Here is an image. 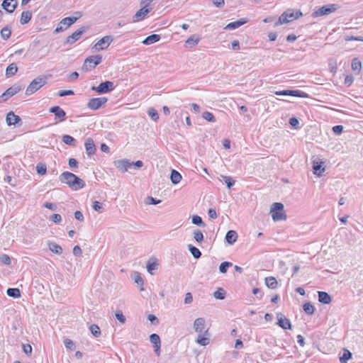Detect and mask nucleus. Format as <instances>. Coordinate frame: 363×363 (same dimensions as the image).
<instances>
[{
    "label": "nucleus",
    "mask_w": 363,
    "mask_h": 363,
    "mask_svg": "<svg viewBox=\"0 0 363 363\" xmlns=\"http://www.w3.org/2000/svg\"><path fill=\"white\" fill-rule=\"evenodd\" d=\"M188 249L189 250V252H191V255L195 258V259H199L201 257V251L196 247L191 245H188Z\"/></svg>",
    "instance_id": "32"
},
{
    "label": "nucleus",
    "mask_w": 363,
    "mask_h": 363,
    "mask_svg": "<svg viewBox=\"0 0 363 363\" xmlns=\"http://www.w3.org/2000/svg\"><path fill=\"white\" fill-rule=\"evenodd\" d=\"M0 261L5 264H11V258L7 255H1L0 256Z\"/></svg>",
    "instance_id": "54"
},
{
    "label": "nucleus",
    "mask_w": 363,
    "mask_h": 363,
    "mask_svg": "<svg viewBox=\"0 0 363 363\" xmlns=\"http://www.w3.org/2000/svg\"><path fill=\"white\" fill-rule=\"evenodd\" d=\"M73 94H74V91L72 90H62V91H60L58 93V95L60 96H65L73 95Z\"/></svg>",
    "instance_id": "60"
},
{
    "label": "nucleus",
    "mask_w": 363,
    "mask_h": 363,
    "mask_svg": "<svg viewBox=\"0 0 363 363\" xmlns=\"http://www.w3.org/2000/svg\"><path fill=\"white\" fill-rule=\"evenodd\" d=\"M36 171L38 174L44 175L46 173L47 168L45 164H38L36 166Z\"/></svg>",
    "instance_id": "49"
},
{
    "label": "nucleus",
    "mask_w": 363,
    "mask_h": 363,
    "mask_svg": "<svg viewBox=\"0 0 363 363\" xmlns=\"http://www.w3.org/2000/svg\"><path fill=\"white\" fill-rule=\"evenodd\" d=\"M150 341L153 344L154 347H158L161 345L160 338L157 334L153 333L150 336Z\"/></svg>",
    "instance_id": "36"
},
{
    "label": "nucleus",
    "mask_w": 363,
    "mask_h": 363,
    "mask_svg": "<svg viewBox=\"0 0 363 363\" xmlns=\"http://www.w3.org/2000/svg\"><path fill=\"white\" fill-rule=\"evenodd\" d=\"M182 178V175L180 174L179 172H178L175 169L172 170L170 174V179L174 184H178L181 181Z\"/></svg>",
    "instance_id": "27"
},
{
    "label": "nucleus",
    "mask_w": 363,
    "mask_h": 363,
    "mask_svg": "<svg viewBox=\"0 0 363 363\" xmlns=\"http://www.w3.org/2000/svg\"><path fill=\"white\" fill-rule=\"evenodd\" d=\"M247 22V21L245 18H240V20L238 21H234V22H231L230 23H228L225 27V29H228V30H233V29H235V28H239L240 26L244 25L245 23H246Z\"/></svg>",
    "instance_id": "22"
},
{
    "label": "nucleus",
    "mask_w": 363,
    "mask_h": 363,
    "mask_svg": "<svg viewBox=\"0 0 363 363\" xmlns=\"http://www.w3.org/2000/svg\"><path fill=\"white\" fill-rule=\"evenodd\" d=\"M362 67V63L357 59H354L352 62V69L354 71L359 72Z\"/></svg>",
    "instance_id": "46"
},
{
    "label": "nucleus",
    "mask_w": 363,
    "mask_h": 363,
    "mask_svg": "<svg viewBox=\"0 0 363 363\" xmlns=\"http://www.w3.org/2000/svg\"><path fill=\"white\" fill-rule=\"evenodd\" d=\"M274 94L277 96H292L301 98H307L308 94L306 92L300 90H283L275 91Z\"/></svg>",
    "instance_id": "8"
},
{
    "label": "nucleus",
    "mask_w": 363,
    "mask_h": 363,
    "mask_svg": "<svg viewBox=\"0 0 363 363\" xmlns=\"http://www.w3.org/2000/svg\"><path fill=\"white\" fill-rule=\"evenodd\" d=\"M21 121V118L16 115L13 111H10L7 113L6 121L9 126L16 125Z\"/></svg>",
    "instance_id": "18"
},
{
    "label": "nucleus",
    "mask_w": 363,
    "mask_h": 363,
    "mask_svg": "<svg viewBox=\"0 0 363 363\" xmlns=\"http://www.w3.org/2000/svg\"><path fill=\"white\" fill-rule=\"evenodd\" d=\"M89 329L94 337H98L101 335V330L98 325L93 324L89 327Z\"/></svg>",
    "instance_id": "40"
},
{
    "label": "nucleus",
    "mask_w": 363,
    "mask_h": 363,
    "mask_svg": "<svg viewBox=\"0 0 363 363\" xmlns=\"http://www.w3.org/2000/svg\"><path fill=\"white\" fill-rule=\"evenodd\" d=\"M84 145H85L86 153L89 157L95 154L96 149L94 142L91 138H86L85 140Z\"/></svg>",
    "instance_id": "20"
},
{
    "label": "nucleus",
    "mask_w": 363,
    "mask_h": 363,
    "mask_svg": "<svg viewBox=\"0 0 363 363\" xmlns=\"http://www.w3.org/2000/svg\"><path fill=\"white\" fill-rule=\"evenodd\" d=\"M318 301L324 304H329L332 301L331 296L325 291H318Z\"/></svg>",
    "instance_id": "23"
},
{
    "label": "nucleus",
    "mask_w": 363,
    "mask_h": 363,
    "mask_svg": "<svg viewBox=\"0 0 363 363\" xmlns=\"http://www.w3.org/2000/svg\"><path fill=\"white\" fill-rule=\"evenodd\" d=\"M51 220L55 223H59L61 221L62 218L60 214L55 213L52 215Z\"/></svg>",
    "instance_id": "61"
},
{
    "label": "nucleus",
    "mask_w": 363,
    "mask_h": 363,
    "mask_svg": "<svg viewBox=\"0 0 363 363\" xmlns=\"http://www.w3.org/2000/svg\"><path fill=\"white\" fill-rule=\"evenodd\" d=\"M18 71V67L16 64L11 63L10 64L6 69V77H11L14 75Z\"/></svg>",
    "instance_id": "29"
},
{
    "label": "nucleus",
    "mask_w": 363,
    "mask_h": 363,
    "mask_svg": "<svg viewBox=\"0 0 363 363\" xmlns=\"http://www.w3.org/2000/svg\"><path fill=\"white\" fill-rule=\"evenodd\" d=\"M50 250H51L53 253L57 255H61L62 253V248L60 245L55 243L50 242L48 245Z\"/></svg>",
    "instance_id": "31"
},
{
    "label": "nucleus",
    "mask_w": 363,
    "mask_h": 363,
    "mask_svg": "<svg viewBox=\"0 0 363 363\" xmlns=\"http://www.w3.org/2000/svg\"><path fill=\"white\" fill-rule=\"evenodd\" d=\"M203 334H199L196 342L202 346H206L209 343V339L208 337H203Z\"/></svg>",
    "instance_id": "43"
},
{
    "label": "nucleus",
    "mask_w": 363,
    "mask_h": 363,
    "mask_svg": "<svg viewBox=\"0 0 363 363\" xmlns=\"http://www.w3.org/2000/svg\"><path fill=\"white\" fill-rule=\"evenodd\" d=\"M213 296L216 299L223 300V299L225 298V293L223 291H222L221 289H219V290H218V291L214 292Z\"/></svg>",
    "instance_id": "52"
},
{
    "label": "nucleus",
    "mask_w": 363,
    "mask_h": 363,
    "mask_svg": "<svg viewBox=\"0 0 363 363\" xmlns=\"http://www.w3.org/2000/svg\"><path fill=\"white\" fill-rule=\"evenodd\" d=\"M199 42V39H194L193 37L189 38L186 41V44L189 45V46L192 47L196 45Z\"/></svg>",
    "instance_id": "55"
},
{
    "label": "nucleus",
    "mask_w": 363,
    "mask_h": 363,
    "mask_svg": "<svg viewBox=\"0 0 363 363\" xmlns=\"http://www.w3.org/2000/svg\"><path fill=\"white\" fill-rule=\"evenodd\" d=\"M213 5L218 8L222 7L225 4V0H211Z\"/></svg>",
    "instance_id": "63"
},
{
    "label": "nucleus",
    "mask_w": 363,
    "mask_h": 363,
    "mask_svg": "<svg viewBox=\"0 0 363 363\" xmlns=\"http://www.w3.org/2000/svg\"><path fill=\"white\" fill-rule=\"evenodd\" d=\"M336 9H337V7H336L335 4H330V5L324 6L319 8L315 11H314L312 13V16L313 18H316L318 16L328 15V14L335 11Z\"/></svg>",
    "instance_id": "5"
},
{
    "label": "nucleus",
    "mask_w": 363,
    "mask_h": 363,
    "mask_svg": "<svg viewBox=\"0 0 363 363\" xmlns=\"http://www.w3.org/2000/svg\"><path fill=\"white\" fill-rule=\"evenodd\" d=\"M237 239L238 234L235 230H230L228 231L225 235V240L230 245H233L234 242H235Z\"/></svg>",
    "instance_id": "24"
},
{
    "label": "nucleus",
    "mask_w": 363,
    "mask_h": 363,
    "mask_svg": "<svg viewBox=\"0 0 363 363\" xmlns=\"http://www.w3.org/2000/svg\"><path fill=\"white\" fill-rule=\"evenodd\" d=\"M113 38L111 35H106L100 39L94 45V48L96 51H101L106 49L113 42Z\"/></svg>",
    "instance_id": "6"
},
{
    "label": "nucleus",
    "mask_w": 363,
    "mask_h": 363,
    "mask_svg": "<svg viewBox=\"0 0 363 363\" xmlns=\"http://www.w3.org/2000/svg\"><path fill=\"white\" fill-rule=\"evenodd\" d=\"M73 254L75 256H81L82 254V250L79 245H76L73 248Z\"/></svg>",
    "instance_id": "64"
},
{
    "label": "nucleus",
    "mask_w": 363,
    "mask_h": 363,
    "mask_svg": "<svg viewBox=\"0 0 363 363\" xmlns=\"http://www.w3.org/2000/svg\"><path fill=\"white\" fill-rule=\"evenodd\" d=\"M157 262L155 261V262H150V261L147 262V272L150 274H153V272L152 271L155 270L157 269Z\"/></svg>",
    "instance_id": "44"
},
{
    "label": "nucleus",
    "mask_w": 363,
    "mask_h": 363,
    "mask_svg": "<svg viewBox=\"0 0 363 363\" xmlns=\"http://www.w3.org/2000/svg\"><path fill=\"white\" fill-rule=\"evenodd\" d=\"M278 325L284 330L291 328V324L289 320L284 317L281 313L278 314Z\"/></svg>",
    "instance_id": "21"
},
{
    "label": "nucleus",
    "mask_w": 363,
    "mask_h": 363,
    "mask_svg": "<svg viewBox=\"0 0 363 363\" xmlns=\"http://www.w3.org/2000/svg\"><path fill=\"white\" fill-rule=\"evenodd\" d=\"M324 164V162H323L319 158H315L313 161V174L318 176V177H321L325 172V167H323Z\"/></svg>",
    "instance_id": "10"
},
{
    "label": "nucleus",
    "mask_w": 363,
    "mask_h": 363,
    "mask_svg": "<svg viewBox=\"0 0 363 363\" xmlns=\"http://www.w3.org/2000/svg\"><path fill=\"white\" fill-rule=\"evenodd\" d=\"M107 101V98H93L89 100L87 104V107L91 110H97L102 106Z\"/></svg>",
    "instance_id": "9"
},
{
    "label": "nucleus",
    "mask_w": 363,
    "mask_h": 363,
    "mask_svg": "<svg viewBox=\"0 0 363 363\" xmlns=\"http://www.w3.org/2000/svg\"><path fill=\"white\" fill-rule=\"evenodd\" d=\"M101 60L102 57L101 55H91L85 60L82 69L85 72L90 71L100 64Z\"/></svg>",
    "instance_id": "4"
},
{
    "label": "nucleus",
    "mask_w": 363,
    "mask_h": 363,
    "mask_svg": "<svg viewBox=\"0 0 363 363\" xmlns=\"http://www.w3.org/2000/svg\"><path fill=\"white\" fill-rule=\"evenodd\" d=\"M59 178L60 182L67 184L71 189L75 191L85 186V182L82 179L69 172L62 173Z\"/></svg>",
    "instance_id": "1"
},
{
    "label": "nucleus",
    "mask_w": 363,
    "mask_h": 363,
    "mask_svg": "<svg viewBox=\"0 0 363 363\" xmlns=\"http://www.w3.org/2000/svg\"><path fill=\"white\" fill-rule=\"evenodd\" d=\"M0 34L2 39L6 40L11 35V30L9 26H5L1 30Z\"/></svg>",
    "instance_id": "33"
},
{
    "label": "nucleus",
    "mask_w": 363,
    "mask_h": 363,
    "mask_svg": "<svg viewBox=\"0 0 363 363\" xmlns=\"http://www.w3.org/2000/svg\"><path fill=\"white\" fill-rule=\"evenodd\" d=\"M6 294L9 296L13 298H19L21 297V291L17 288H9L6 291Z\"/></svg>",
    "instance_id": "34"
},
{
    "label": "nucleus",
    "mask_w": 363,
    "mask_h": 363,
    "mask_svg": "<svg viewBox=\"0 0 363 363\" xmlns=\"http://www.w3.org/2000/svg\"><path fill=\"white\" fill-rule=\"evenodd\" d=\"M192 223L201 227H205L206 224L203 223L202 218L197 215L192 216Z\"/></svg>",
    "instance_id": "38"
},
{
    "label": "nucleus",
    "mask_w": 363,
    "mask_h": 363,
    "mask_svg": "<svg viewBox=\"0 0 363 363\" xmlns=\"http://www.w3.org/2000/svg\"><path fill=\"white\" fill-rule=\"evenodd\" d=\"M265 284L268 288L274 289L277 287L278 282L274 277H269L265 278Z\"/></svg>",
    "instance_id": "26"
},
{
    "label": "nucleus",
    "mask_w": 363,
    "mask_h": 363,
    "mask_svg": "<svg viewBox=\"0 0 363 363\" xmlns=\"http://www.w3.org/2000/svg\"><path fill=\"white\" fill-rule=\"evenodd\" d=\"M23 352L28 355H30L32 353V347L29 344L23 345Z\"/></svg>",
    "instance_id": "57"
},
{
    "label": "nucleus",
    "mask_w": 363,
    "mask_h": 363,
    "mask_svg": "<svg viewBox=\"0 0 363 363\" xmlns=\"http://www.w3.org/2000/svg\"><path fill=\"white\" fill-rule=\"evenodd\" d=\"M194 328L199 334H206L208 332L205 330V320L203 318H198L194 320Z\"/></svg>",
    "instance_id": "14"
},
{
    "label": "nucleus",
    "mask_w": 363,
    "mask_h": 363,
    "mask_svg": "<svg viewBox=\"0 0 363 363\" xmlns=\"http://www.w3.org/2000/svg\"><path fill=\"white\" fill-rule=\"evenodd\" d=\"M114 165L123 173L132 167L131 162L128 160H116L114 162Z\"/></svg>",
    "instance_id": "16"
},
{
    "label": "nucleus",
    "mask_w": 363,
    "mask_h": 363,
    "mask_svg": "<svg viewBox=\"0 0 363 363\" xmlns=\"http://www.w3.org/2000/svg\"><path fill=\"white\" fill-rule=\"evenodd\" d=\"M49 111L54 113L55 116V119H59L60 121H62L65 119V111L58 106L51 107Z\"/></svg>",
    "instance_id": "17"
},
{
    "label": "nucleus",
    "mask_w": 363,
    "mask_h": 363,
    "mask_svg": "<svg viewBox=\"0 0 363 363\" xmlns=\"http://www.w3.org/2000/svg\"><path fill=\"white\" fill-rule=\"evenodd\" d=\"M21 89L22 88L21 85L15 84L13 86H11L9 89H7L6 91L1 95L0 98H2L3 101H6L9 97L13 96V95L19 92L21 90Z\"/></svg>",
    "instance_id": "11"
},
{
    "label": "nucleus",
    "mask_w": 363,
    "mask_h": 363,
    "mask_svg": "<svg viewBox=\"0 0 363 363\" xmlns=\"http://www.w3.org/2000/svg\"><path fill=\"white\" fill-rule=\"evenodd\" d=\"M115 315L117 320H118L121 323H124L125 322V317L123 315L121 311H118Z\"/></svg>",
    "instance_id": "53"
},
{
    "label": "nucleus",
    "mask_w": 363,
    "mask_h": 363,
    "mask_svg": "<svg viewBox=\"0 0 363 363\" xmlns=\"http://www.w3.org/2000/svg\"><path fill=\"white\" fill-rule=\"evenodd\" d=\"M148 114L150 116V118L154 121H157L159 118L157 111L153 108H151L148 110Z\"/></svg>",
    "instance_id": "51"
},
{
    "label": "nucleus",
    "mask_w": 363,
    "mask_h": 363,
    "mask_svg": "<svg viewBox=\"0 0 363 363\" xmlns=\"http://www.w3.org/2000/svg\"><path fill=\"white\" fill-rule=\"evenodd\" d=\"M352 358V353L349 350H345L343 355L340 357L342 363H346L347 360Z\"/></svg>",
    "instance_id": "48"
},
{
    "label": "nucleus",
    "mask_w": 363,
    "mask_h": 363,
    "mask_svg": "<svg viewBox=\"0 0 363 363\" xmlns=\"http://www.w3.org/2000/svg\"><path fill=\"white\" fill-rule=\"evenodd\" d=\"M233 264L230 262H223L219 266V271L220 273L225 274L226 273L228 269L230 267H232Z\"/></svg>",
    "instance_id": "41"
},
{
    "label": "nucleus",
    "mask_w": 363,
    "mask_h": 363,
    "mask_svg": "<svg viewBox=\"0 0 363 363\" xmlns=\"http://www.w3.org/2000/svg\"><path fill=\"white\" fill-rule=\"evenodd\" d=\"M64 344L65 347L69 350H74L75 349V344L74 342L68 338H65L64 340Z\"/></svg>",
    "instance_id": "45"
},
{
    "label": "nucleus",
    "mask_w": 363,
    "mask_h": 363,
    "mask_svg": "<svg viewBox=\"0 0 363 363\" xmlns=\"http://www.w3.org/2000/svg\"><path fill=\"white\" fill-rule=\"evenodd\" d=\"M62 140L66 145L71 146L76 145V140L69 135H64L62 138Z\"/></svg>",
    "instance_id": "35"
},
{
    "label": "nucleus",
    "mask_w": 363,
    "mask_h": 363,
    "mask_svg": "<svg viewBox=\"0 0 363 363\" xmlns=\"http://www.w3.org/2000/svg\"><path fill=\"white\" fill-rule=\"evenodd\" d=\"M113 89V83L110 81L104 82L101 83L98 86L91 87V90L95 91L99 94H105L111 91Z\"/></svg>",
    "instance_id": "7"
},
{
    "label": "nucleus",
    "mask_w": 363,
    "mask_h": 363,
    "mask_svg": "<svg viewBox=\"0 0 363 363\" xmlns=\"http://www.w3.org/2000/svg\"><path fill=\"white\" fill-rule=\"evenodd\" d=\"M272 218L274 221L284 220L286 216L282 211L272 212Z\"/></svg>",
    "instance_id": "30"
},
{
    "label": "nucleus",
    "mask_w": 363,
    "mask_h": 363,
    "mask_svg": "<svg viewBox=\"0 0 363 363\" xmlns=\"http://www.w3.org/2000/svg\"><path fill=\"white\" fill-rule=\"evenodd\" d=\"M93 208L96 211H98V212H101L103 207H102V204L97 201H95L94 203H93Z\"/></svg>",
    "instance_id": "58"
},
{
    "label": "nucleus",
    "mask_w": 363,
    "mask_h": 363,
    "mask_svg": "<svg viewBox=\"0 0 363 363\" xmlns=\"http://www.w3.org/2000/svg\"><path fill=\"white\" fill-rule=\"evenodd\" d=\"M77 21L76 18L72 17H66L63 18L59 23L58 26L55 30V33H60L65 30V28L62 27V24H67V27H69L74 23Z\"/></svg>",
    "instance_id": "15"
},
{
    "label": "nucleus",
    "mask_w": 363,
    "mask_h": 363,
    "mask_svg": "<svg viewBox=\"0 0 363 363\" xmlns=\"http://www.w3.org/2000/svg\"><path fill=\"white\" fill-rule=\"evenodd\" d=\"M152 8H146L142 6V8L138 10L135 14L133 17V22H139L143 20L145 16L151 11Z\"/></svg>",
    "instance_id": "13"
},
{
    "label": "nucleus",
    "mask_w": 363,
    "mask_h": 363,
    "mask_svg": "<svg viewBox=\"0 0 363 363\" xmlns=\"http://www.w3.org/2000/svg\"><path fill=\"white\" fill-rule=\"evenodd\" d=\"M160 40V35L157 34H152L145 38L143 41V43L145 45H151L156 42H158Z\"/></svg>",
    "instance_id": "25"
},
{
    "label": "nucleus",
    "mask_w": 363,
    "mask_h": 363,
    "mask_svg": "<svg viewBox=\"0 0 363 363\" xmlns=\"http://www.w3.org/2000/svg\"><path fill=\"white\" fill-rule=\"evenodd\" d=\"M147 320L149 321H150L151 323L153 325H157L159 323V320H158L157 318L155 315H152V314L148 315Z\"/></svg>",
    "instance_id": "56"
},
{
    "label": "nucleus",
    "mask_w": 363,
    "mask_h": 363,
    "mask_svg": "<svg viewBox=\"0 0 363 363\" xmlns=\"http://www.w3.org/2000/svg\"><path fill=\"white\" fill-rule=\"evenodd\" d=\"M17 6V2L16 0H4L1 4V6L4 10H6L8 13H13Z\"/></svg>",
    "instance_id": "19"
},
{
    "label": "nucleus",
    "mask_w": 363,
    "mask_h": 363,
    "mask_svg": "<svg viewBox=\"0 0 363 363\" xmlns=\"http://www.w3.org/2000/svg\"><path fill=\"white\" fill-rule=\"evenodd\" d=\"M223 179L228 189H230L235 184V181L230 177L223 176Z\"/></svg>",
    "instance_id": "50"
},
{
    "label": "nucleus",
    "mask_w": 363,
    "mask_h": 363,
    "mask_svg": "<svg viewBox=\"0 0 363 363\" xmlns=\"http://www.w3.org/2000/svg\"><path fill=\"white\" fill-rule=\"evenodd\" d=\"M193 235H194V239L197 242H202L203 241V235L202 233V232L200 230H194V233H193Z\"/></svg>",
    "instance_id": "39"
},
{
    "label": "nucleus",
    "mask_w": 363,
    "mask_h": 363,
    "mask_svg": "<svg viewBox=\"0 0 363 363\" xmlns=\"http://www.w3.org/2000/svg\"><path fill=\"white\" fill-rule=\"evenodd\" d=\"M202 116L205 120H206L209 122H215L216 121V119H215V117L213 116V115L208 111H204L202 114Z\"/></svg>",
    "instance_id": "47"
},
{
    "label": "nucleus",
    "mask_w": 363,
    "mask_h": 363,
    "mask_svg": "<svg viewBox=\"0 0 363 363\" xmlns=\"http://www.w3.org/2000/svg\"><path fill=\"white\" fill-rule=\"evenodd\" d=\"M302 16L303 13L300 10H297L296 12H294L293 9H287L281 15L278 21L275 22L274 26L277 27L279 25L288 23Z\"/></svg>",
    "instance_id": "3"
},
{
    "label": "nucleus",
    "mask_w": 363,
    "mask_h": 363,
    "mask_svg": "<svg viewBox=\"0 0 363 363\" xmlns=\"http://www.w3.org/2000/svg\"><path fill=\"white\" fill-rule=\"evenodd\" d=\"M86 30V28H85V27L80 28L79 29H78L77 30L74 32L72 35H69L67 38L65 43L67 44H73L74 43H75L77 40H78L80 38L81 35Z\"/></svg>",
    "instance_id": "12"
},
{
    "label": "nucleus",
    "mask_w": 363,
    "mask_h": 363,
    "mask_svg": "<svg viewBox=\"0 0 363 363\" xmlns=\"http://www.w3.org/2000/svg\"><path fill=\"white\" fill-rule=\"evenodd\" d=\"M193 301V296L190 292L185 294L184 303L189 304Z\"/></svg>",
    "instance_id": "59"
},
{
    "label": "nucleus",
    "mask_w": 363,
    "mask_h": 363,
    "mask_svg": "<svg viewBox=\"0 0 363 363\" xmlns=\"http://www.w3.org/2000/svg\"><path fill=\"white\" fill-rule=\"evenodd\" d=\"M303 308L305 313L308 315H313L315 312V308L310 302L304 303Z\"/></svg>",
    "instance_id": "37"
},
{
    "label": "nucleus",
    "mask_w": 363,
    "mask_h": 363,
    "mask_svg": "<svg viewBox=\"0 0 363 363\" xmlns=\"http://www.w3.org/2000/svg\"><path fill=\"white\" fill-rule=\"evenodd\" d=\"M333 130L335 134L340 135L343 130V126L340 125H335L333 128Z\"/></svg>",
    "instance_id": "62"
},
{
    "label": "nucleus",
    "mask_w": 363,
    "mask_h": 363,
    "mask_svg": "<svg viewBox=\"0 0 363 363\" xmlns=\"http://www.w3.org/2000/svg\"><path fill=\"white\" fill-rule=\"evenodd\" d=\"M32 17V13L29 11H23L21 16L20 22L21 24H26L30 21Z\"/></svg>",
    "instance_id": "28"
},
{
    "label": "nucleus",
    "mask_w": 363,
    "mask_h": 363,
    "mask_svg": "<svg viewBox=\"0 0 363 363\" xmlns=\"http://www.w3.org/2000/svg\"><path fill=\"white\" fill-rule=\"evenodd\" d=\"M284 210V204L281 203L275 202L272 204L271 207L270 212H277V211H283Z\"/></svg>",
    "instance_id": "42"
},
{
    "label": "nucleus",
    "mask_w": 363,
    "mask_h": 363,
    "mask_svg": "<svg viewBox=\"0 0 363 363\" xmlns=\"http://www.w3.org/2000/svg\"><path fill=\"white\" fill-rule=\"evenodd\" d=\"M49 77L50 76L46 75H39L35 77L26 88V94L30 96L38 91L47 84Z\"/></svg>",
    "instance_id": "2"
}]
</instances>
